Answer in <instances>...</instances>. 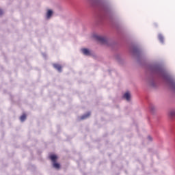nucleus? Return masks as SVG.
<instances>
[{
    "label": "nucleus",
    "mask_w": 175,
    "mask_h": 175,
    "mask_svg": "<svg viewBox=\"0 0 175 175\" xmlns=\"http://www.w3.org/2000/svg\"><path fill=\"white\" fill-rule=\"evenodd\" d=\"M27 119V115H25V113H23L21 117H20V120L22 122H24V121H25V120Z\"/></svg>",
    "instance_id": "nucleus-7"
},
{
    "label": "nucleus",
    "mask_w": 175,
    "mask_h": 175,
    "mask_svg": "<svg viewBox=\"0 0 175 175\" xmlns=\"http://www.w3.org/2000/svg\"><path fill=\"white\" fill-rule=\"evenodd\" d=\"M53 16V10H49L46 13V18H50Z\"/></svg>",
    "instance_id": "nucleus-6"
},
{
    "label": "nucleus",
    "mask_w": 175,
    "mask_h": 175,
    "mask_svg": "<svg viewBox=\"0 0 175 175\" xmlns=\"http://www.w3.org/2000/svg\"><path fill=\"white\" fill-rule=\"evenodd\" d=\"M171 88H172V90H175V82L174 81H172L171 82Z\"/></svg>",
    "instance_id": "nucleus-10"
},
{
    "label": "nucleus",
    "mask_w": 175,
    "mask_h": 175,
    "mask_svg": "<svg viewBox=\"0 0 175 175\" xmlns=\"http://www.w3.org/2000/svg\"><path fill=\"white\" fill-rule=\"evenodd\" d=\"M159 39L160 42H163V36H162V35L159 36Z\"/></svg>",
    "instance_id": "nucleus-11"
},
{
    "label": "nucleus",
    "mask_w": 175,
    "mask_h": 175,
    "mask_svg": "<svg viewBox=\"0 0 175 175\" xmlns=\"http://www.w3.org/2000/svg\"><path fill=\"white\" fill-rule=\"evenodd\" d=\"M53 67L55 68V69H57V70H58L59 72H61L62 70V66H61V65L59 64H53Z\"/></svg>",
    "instance_id": "nucleus-5"
},
{
    "label": "nucleus",
    "mask_w": 175,
    "mask_h": 175,
    "mask_svg": "<svg viewBox=\"0 0 175 175\" xmlns=\"http://www.w3.org/2000/svg\"><path fill=\"white\" fill-rule=\"evenodd\" d=\"M1 14H3V12L2 11V10L0 9V16H1Z\"/></svg>",
    "instance_id": "nucleus-12"
},
{
    "label": "nucleus",
    "mask_w": 175,
    "mask_h": 175,
    "mask_svg": "<svg viewBox=\"0 0 175 175\" xmlns=\"http://www.w3.org/2000/svg\"><path fill=\"white\" fill-rule=\"evenodd\" d=\"M81 51L83 54H84V55H91V53L90 52V50L87 49H83Z\"/></svg>",
    "instance_id": "nucleus-4"
},
{
    "label": "nucleus",
    "mask_w": 175,
    "mask_h": 175,
    "mask_svg": "<svg viewBox=\"0 0 175 175\" xmlns=\"http://www.w3.org/2000/svg\"><path fill=\"white\" fill-rule=\"evenodd\" d=\"M91 116V113H88L87 115H84L81 117V120H85V118H88V116Z\"/></svg>",
    "instance_id": "nucleus-8"
},
{
    "label": "nucleus",
    "mask_w": 175,
    "mask_h": 175,
    "mask_svg": "<svg viewBox=\"0 0 175 175\" xmlns=\"http://www.w3.org/2000/svg\"><path fill=\"white\" fill-rule=\"evenodd\" d=\"M123 98L126 100H127L128 101L131 100V93H129V92H126L124 95H123Z\"/></svg>",
    "instance_id": "nucleus-3"
},
{
    "label": "nucleus",
    "mask_w": 175,
    "mask_h": 175,
    "mask_svg": "<svg viewBox=\"0 0 175 175\" xmlns=\"http://www.w3.org/2000/svg\"><path fill=\"white\" fill-rule=\"evenodd\" d=\"M96 40L100 42V43H101L102 44H106V43H107V39L105 37L96 36Z\"/></svg>",
    "instance_id": "nucleus-2"
},
{
    "label": "nucleus",
    "mask_w": 175,
    "mask_h": 175,
    "mask_svg": "<svg viewBox=\"0 0 175 175\" xmlns=\"http://www.w3.org/2000/svg\"><path fill=\"white\" fill-rule=\"evenodd\" d=\"M148 139L149 140H152V138H151L150 136L148 137Z\"/></svg>",
    "instance_id": "nucleus-13"
},
{
    "label": "nucleus",
    "mask_w": 175,
    "mask_h": 175,
    "mask_svg": "<svg viewBox=\"0 0 175 175\" xmlns=\"http://www.w3.org/2000/svg\"><path fill=\"white\" fill-rule=\"evenodd\" d=\"M170 117H174L175 116V111L172 110L171 111H170Z\"/></svg>",
    "instance_id": "nucleus-9"
},
{
    "label": "nucleus",
    "mask_w": 175,
    "mask_h": 175,
    "mask_svg": "<svg viewBox=\"0 0 175 175\" xmlns=\"http://www.w3.org/2000/svg\"><path fill=\"white\" fill-rule=\"evenodd\" d=\"M49 159H51V162L53 163V166L55 169H59L61 167V165L57 163V159H58V156L55 154H51L49 156Z\"/></svg>",
    "instance_id": "nucleus-1"
}]
</instances>
